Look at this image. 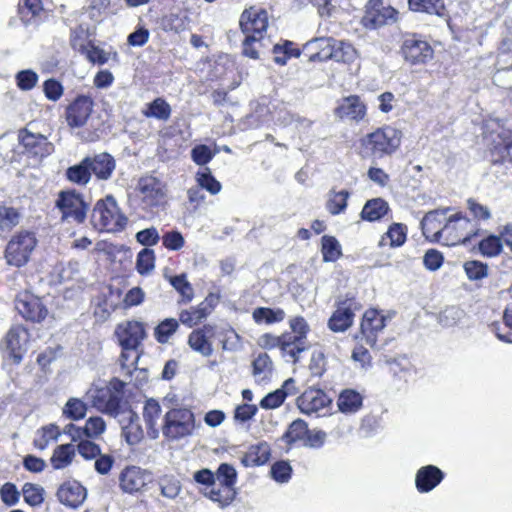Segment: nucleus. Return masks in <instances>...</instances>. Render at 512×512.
<instances>
[{
    "label": "nucleus",
    "mask_w": 512,
    "mask_h": 512,
    "mask_svg": "<svg viewBox=\"0 0 512 512\" xmlns=\"http://www.w3.org/2000/svg\"><path fill=\"white\" fill-rule=\"evenodd\" d=\"M402 133L392 126H384L366 134L361 146L367 156L382 159L393 155L400 147Z\"/></svg>",
    "instance_id": "f257e3e1"
},
{
    "label": "nucleus",
    "mask_w": 512,
    "mask_h": 512,
    "mask_svg": "<svg viewBox=\"0 0 512 512\" xmlns=\"http://www.w3.org/2000/svg\"><path fill=\"white\" fill-rule=\"evenodd\" d=\"M127 217L111 195L98 200L92 210L91 222L95 229L108 233H117L127 225Z\"/></svg>",
    "instance_id": "f03ea898"
},
{
    "label": "nucleus",
    "mask_w": 512,
    "mask_h": 512,
    "mask_svg": "<svg viewBox=\"0 0 512 512\" xmlns=\"http://www.w3.org/2000/svg\"><path fill=\"white\" fill-rule=\"evenodd\" d=\"M480 231L479 223L472 221L462 212H457L447 217L442 233V244L446 246L466 244L478 236Z\"/></svg>",
    "instance_id": "7ed1b4c3"
},
{
    "label": "nucleus",
    "mask_w": 512,
    "mask_h": 512,
    "mask_svg": "<svg viewBox=\"0 0 512 512\" xmlns=\"http://www.w3.org/2000/svg\"><path fill=\"white\" fill-rule=\"evenodd\" d=\"M163 420L162 434L169 441L188 437L195 429V416L188 408H171L165 413Z\"/></svg>",
    "instance_id": "20e7f679"
},
{
    "label": "nucleus",
    "mask_w": 512,
    "mask_h": 512,
    "mask_svg": "<svg viewBox=\"0 0 512 512\" xmlns=\"http://www.w3.org/2000/svg\"><path fill=\"white\" fill-rule=\"evenodd\" d=\"M124 383L120 380L113 382V391L110 387H95L91 388L86 393V400L92 407L99 412L107 415L117 417L123 411V398L119 389L123 387Z\"/></svg>",
    "instance_id": "39448f33"
},
{
    "label": "nucleus",
    "mask_w": 512,
    "mask_h": 512,
    "mask_svg": "<svg viewBox=\"0 0 512 512\" xmlns=\"http://www.w3.org/2000/svg\"><path fill=\"white\" fill-rule=\"evenodd\" d=\"M55 208L61 214V221L81 224L85 221L89 203L75 189L62 190L58 193Z\"/></svg>",
    "instance_id": "423d86ee"
},
{
    "label": "nucleus",
    "mask_w": 512,
    "mask_h": 512,
    "mask_svg": "<svg viewBox=\"0 0 512 512\" xmlns=\"http://www.w3.org/2000/svg\"><path fill=\"white\" fill-rule=\"evenodd\" d=\"M37 240L33 233L24 231L16 234L8 242L5 250V259L9 265L24 266L36 247Z\"/></svg>",
    "instance_id": "0eeeda50"
},
{
    "label": "nucleus",
    "mask_w": 512,
    "mask_h": 512,
    "mask_svg": "<svg viewBox=\"0 0 512 512\" xmlns=\"http://www.w3.org/2000/svg\"><path fill=\"white\" fill-rule=\"evenodd\" d=\"M401 53L411 65L425 64L434 56L430 44L415 34L406 35L401 45Z\"/></svg>",
    "instance_id": "6e6552de"
},
{
    "label": "nucleus",
    "mask_w": 512,
    "mask_h": 512,
    "mask_svg": "<svg viewBox=\"0 0 512 512\" xmlns=\"http://www.w3.org/2000/svg\"><path fill=\"white\" fill-rule=\"evenodd\" d=\"M390 318V316L382 314L377 309L370 308L366 310L360 323V336L356 335L355 338H360L367 345L374 347L378 335L384 330L386 321Z\"/></svg>",
    "instance_id": "1a4fd4ad"
},
{
    "label": "nucleus",
    "mask_w": 512,
    "mask_h": 512,
    "mask_svg": "<svg viewBox=\"0 0 512 512\" xmlns=\"http://www.w3.org/2000/svg\"><path fill=\"white\" fill-rule=\"evenodd\" d=\"M291 333H284L288 342L286 348L290 347L294 352V363L298 362L300 354L309 349L307 334L310 326L302 316H294L289 319Z\"/></svg>",
    "instance_id": "9d476101"
},
{
    "label": "nucleus",
    "mask_w": 512,
    "mask_h": 512,
    "mask_svg": "<svg viewBox=\"0 0 512 512\" xmlns=\"http://www.w3.org/2000/svg\"><path fill=\"white\" fill-rule=\"evenodd\" d=\"M141 202L147 209L153 210L165 203V185L154 176H144L138 182Z\"/></svg>",
    "instance_id": "9b49d317"
},
{
    "label": "nucleus",
    "mask_w": 512,
    "mask_h": 512,
    "mask_svg": "<svg viewBox=\"0 0 512 512\" xmlns=\"http://www.w3.org/2000/svg\"><path fill=\"white\" fill-rule=\"evenodd\" d=\"M397 11L391 6H384L382 0H369L362 22L365 27L376 29L396 21Z\"/></svg>",
    "instance_id": "f8f14e48"
},
{
    "label": "nucleus",
    "mask_w": 512,
    "mask_h": 512,
    "mask_svg": "<svg viewBox=\"0 0 512 512\" xmlns=\"http://www.w3.org/2000/svg\"><path fill=\"white\" fill-rule=\"evenodd\" d=\"M19 140L26 153L43 158L53 153L54 145L41 133L33 132L30 128L19 131Z\"/></svg>",
    "instance_id": "ddd939ff"
},
{
    "label": "nucleus",
    "mask_w": 512,
    "mask_h": 512,
    "mask_svg": "<svg viewBox=\"0 0 512 512\" xmlns=\"http://www.w3.org/2000/svg\"><path fill=\"white\" fill-rule=\"evenodd\" d=\"M5 350L15 363H20L29 346V333L23 326H13L4 339Z\"/></svg>",
    "instance_id": "4468645a"
},
{
    "label": "nucleus",
    "mask_w": 512,
    "mask_h": 512,
    "mask_svg": "<svg viewBox=\"0 0 512 512\" xmlns=\"http://www.w3.org/2000/svg\"><path fill=\"white\" fill-rule=\"evenodd\" d=\"M358 304L352 299L338 302L336 310L328 320V327L331 331L340 333L348 330L353 322Z\"/></svg>",
    "instance_id": "2eb2a0df"
},
{
    "label": "nucleus",
    "mask_w": 512,
    "mask_h": 512,
    "mask_svg": "<svg viewBox=\"0 0 512 512\" xmlns=\"http://www.w3.org/2000/svg\"><path fill=\"white\" fill-rule=\"evenodd\" d=\"M451 208L436 209L429 211L421 221V229L423 235L430 241L442 244V233L444 232V224L447 221V213Z\"/></svg>",
    "instance_id": "dca6fc26"
},
{
    "label": "nucleus",
    "mask_w": 512,
    "mask_h": 512,
    "mask_svg": "<svg viewBox=\"0 0 512 512\" xmlns=\"http://www.w3.org/2000/svg\"><path fill=\"white\" fill-rule=\"evenodd\" d=\"M115 335L121 347L139 348L146 337V331L143 323L129 320L118 324Z\"/></svg>",
    "instance_id": "f3484780"
},
{
    "label": "nucleus",
    "mask_w": 512,
    "mask_h": 512,
    "mask_svg": "<svg viewBox=\"0 0 512 512\" xmlns=\"http://www.w3.org/2000/svg\"><path fill=\"white\" fill-rule=\"evenodd\" d=\"M16 310L27 320L40 322L48 311L41 300L29 293L20 294L15 300Z\"/></svg>",
    "instance_id": "a211bd4d"
},
{
    "label": "nucleus",
    "mask_w": 512,
    "mask_h": 512,
    "mask_svg": "<svg viewBox=\"0 0 512 512\" xmlns=\"http://www.w3.org/2000/svg\"><path fill=\"white\" fill-rule=\"evenodd\" d=\"M332 403L331 398L322 390L309 388L297 398V406L304 414L318 413Z\"/></svg>",
    "instance_id": "6ab92c4d"
},
{
    "label": "nucleus",
    "mask_w": 512,
    "mask_h": 512,
    "mask_svg": "<svg viewBox=\"0 0 512 512\" xmlns=\"http://www.w3.org/2000/svg\"><path fill=\"white\" fill-rule=\"evenodd\" d=\"M240 27L245 35H256L259 40L263 41L264 33L268 27L267 12L264 10H245L240 17Z\"/></svg>",
    "instance_id": "aec40b11"
},
{
    "label": "nucleus",
    "mask_w": 512,
    "mask_h": 512,
    "mask_svg": "<svg viewBox=\"0 0 512 512\" xmlns=\"http://www.w3.org/2000/svg\"><path fill=\"white\" fill-rule=\"evenodd\" d=\"M93 110V101L88 96L77 97L66 109V120L70 127L77 128L86 124Z\"/></svg>",
    "instance_id": "412c9836"
},
{
    "label": "nucleus",
    "mask_w": 512,
    "mask_h": 512,
    "mask_svg": "<svg viewBox=\"0 0 512 512\" xmlns=\"http://www.w3.org/2000/svg\"><path fill=\"white\" fill-rule=\"evenodd\" d=\"M444 477V472L437 466H422L415 474V487L419 493H429L443 481Z\"/></svg>",
    "instance_id": "4be33fe9"
},
{
    "label": "nucleus",
    "mask_w": 512,
    "mask_h": 512,
    "mask_svg": "<svg viewBox=\"0 0 512 512\" xmlns=\"http://www.w3.org/2000/svg\"><path fill=\"white\" fill-rule=\"evenodd\" d=\"M86 496V489L77 481H67L57 491L58 500L70 508L79 507L86 499Z\"/></svg>",
    "instance_id": "5701e85b"
},
{
    "label": "nucleus",
    "mask_w": 512,
    "mask_h": 512,
    "mask_svg": "<svg viewBox=\"0 0 512 512\" xmlns=\"http://www.w3.org/2000/svg\"><path fill=\"white\" fill-rule=\"evenodd\" d=\"M91 174L98 180L106 181L111 178L116 162L113 156L106 152L96 154L94 156H87Z\"/></svg>",
    "instance_id": "b1692460"
},
{
    "label": "nucleus",
    "mask_w": 512,
    "mask_h": 512,
    "mask_svg": "<svg viewBox=\"0 0 512 512\" xmlns=\"http://www.w3.org/2000/svg\"><path fill=\"white\" fill-rule=\"evenodd\" d=\"M120 420L122 425V435L130 445L138 444L144 437V432L139 424V417L130 409H123Z\"/></svg>",
    "instance_id": "393cba45"
},
{
    "label": "nucleus",
    "mask_w": 512,
    "mask_h": 512,
    "mask_svg": "<svg viewBox=\"0 0 512 512\" xmlns=\"http://www.w3.org/2000/svg\"><path fill=\"white\" fill-rule=\"evenodd\" d=\"M213 328L205 325L203 328L193 330L188 336L189 347L204 357H209L213 353L212 342L208 333L212 334Z\"/></svg>",
    "instance_id": "a878e982"
},
{
    "label": "nucleus",
    "mask_w": 512,
    "mask_h": 512,
    "mask_svg": "<svg viewBox=\"0 0 512 512\" xmlns=\"http://www.w3.org/2000/svg\"><path fill=\"white\" fill-rule=\"evenodd\" d=\"M162 416V409L158 401L151 398L145 402L143 408V418L151 439L159 437L158 422Z\"/></svg>",
    "instance_id": "bb28decb"
},
{
    "label": "nucleus",
    "mask_w": 512,
    "mask_h": 512,
    "mask_svg": "<svg viewBox=\"0 0 512 512\" xmlns=\"http://www.w3.org/2000/svg\"><path fill=\"white\" fill-rule=\"evenodd\" d=\"M212 310L213 306L206 299L196 307H191L190 309L181 311L179 314V320L182 324L188 327H193L205 320L211 314Z\"/></svg>",
    "instance_id": "cd10ccee"
},
{
    "label": "nucleus",
    "mask_w": 512,
    "mask_h": 512,
    "mask_svg": "<svg viewBox=\"0 0 512 512\" xmlns=\"http://www.w3.org/2000/svg\"><path fill=\"white\" fill-rule=\"evenodd\" d=\"M145 483V476L138 467H128L120 475V486L127 493L140 491Z\"/></svg>",
    "instance_id": "c85d7f7f"
},
{
    "label": "nucleus",
    "mask_w": 512,
    "mask_h": 512,
    "mask_svg": "<svg viewBox=\"0 0 512 512\" xmlns=\"http://www.w3.org/2000/svg\"><path fill=\"white\" fill-rule=\"evenodd\" d=\"M337 111L341 118L361 120L365 116L366 108L358 96H350L343 100Z\"/></svg>",
    "instance_id": "c756f323"
},
{
    "label": "nucleus",
    "mask_w": 512,
    "mask_h": 512,
    "mask_svg": "<svg viewBox=\"0 0 512 512\" xmlns=\"http://www.w3.org/2000/svg\"><path fill=\"white\" fill-rule=\"evenodd\" d=\"M362 403V395L353 389L343 390L337 400L339 410L345 414L356 413L362 407Z\"/></svg>",
    "instance_id": "7c9ffc66"
},
{
    "label": "nucleus",
    "mask_w": 512,
    "mask_h": 512,
    "mask_svg": "<svg viewBox=\"0 0 512 512\" xmlns=\"http://www.w3.org/2000/svg\"><path fill=\"white\" fill-rule=\"evenodd\" d=\"M76 455V448L73 444H62L57 446L50 458L52 467L56 470L68 467Z\"/></svg>",
    "instance_id": "2f4dec72"
},
{
    "label": "nucleus",
    "mask_w": 512,
    "mask_h": 512,
    "mask_svg": "<svg viewBox=\"0 0 512 512\" xmlns=\"http://www.w3.org/2000/svg\"><path fill=\"white\" fill-rule=\"evenodd\" d=\"M273 364L266 353L259 354L252 362V374L258 384L267 382L272 376Z\"/></svg>",
    "instance_id": "473e14b6"
},
{
    "label": "nucleus",
    "mask_w": 512,
    "mask_h": 512,
    "mask_svg": "<svg viewBox=\"0 0 512 512\" xmlns=\"http://www.w3.org/2000/svg\"><path fill=\"white\" fill-rule=\"evenodd\" d=\"M65 175L70 182L77 184L79 186H86L90 182L92 177L87 157H85L78 164L70 166L66 170Z\"/></svg>",
    "instance_id": "72a5a7b5"
},
{
    "label": "nucleus",
    "mask_w": 512,
    "mask_h": 512,
    "mask_svg": "<svg viewBox=\"0 0 512 512\" xmlns=\"http://www.w3.org/2000/svg\"><path fill=\"white\" fill-rule=\"evenodd\" d=\"M388 210L389 206L386 201L381 198H374L365 203L360 216L363 220L372 222L381 219L387 214Z\"/></svg>",
    "instance_id": "f704fd0d"
},
{
    "label": "nucleus",
    "mask_w": 512,
    "mask_h": 512,
    "mask_svg": "<svg viewBox=\"0 0 512 512\" xmlns=\"http://www.w3.org/2000/svg\"><path fill=\"white\" fill-rule=\"evenodd\" d=\"M287 339L285 334L281 336H275L272 334H264L259 338V345L265 349L280 348L283 357L288 358L289 361L294 363V352L290 347L286 349Z\"/></svg>",
    "instance_id": "c9c22d12"
},
{
    "label": "nucleus",
    "mask_w": 512,
    "mask_h": 512,
    "mask_svg": "<svg viewBox=\"0 0 512 512\" xmlns=\"http://www.w3.org/2000/svg\"><path fill=\"white\" fill-rule=\"evenodd\" d=\"M270 457V447L267 443H259L249 448L242 462L246 466H259L265 464Z\"/></svg>",
    "instance_id": "e433bc0d"
},
{
    "label": "nucleus",
    "mask_w": 512,
    "mask_h": 512,
    "mask_svg": "<svg viewBox=\"0 0 512 512\" xmlns=\"http://www.w3.org/2000/svg\"><path fill=\"white\" fill-rule=\"evenodd\" d=\"M203 494L218 503L220 507L229 505L235 497L234 489L222 485L218 487L217 483L211 487H205Z\"/></svg>",
    "instance_id": "4c0bfd02"
},
{
    "label": "nucleus",
    "mask_w": 512,
    "mask_h": 512,
    "mask_svg": "<svg viewBox=\"0 0 512 512\" xmlns=\"http://www.w3.org/2000/svg\"><path fill=\"white\" fill-rule=\"evenodd\" d=\"M406 227L400 223L392 224L388 231L381 237L379 246L399 247L406 241Z\"/></svg>",
    "instance_id": "58836bf2"
},
{
    "label": "nucleus",
    "mask_w": 512,
    "mask_h": 512,
    "mask_svg": "<svg viewBox=\"0 0 512 512\" xmlns=\"http://www.w3.org/2000/svg\"><path fill=\"white\" fill-rule=\"evenodd\" d=\"M285 316V311L281 308L272 309L268 307H258L252 313L253 320L257 324H273L282 322L285 319Z\"/></svg>",
    "instance_id": "ea45409f"
},
{
    "label": "nucleus",
    "mask_w": 512,
    "mask_h": 512,
    "mask_svg": "<svg viewBox=\"0 0 512 512\" xmlns=\"http://www.w3.org/2000/svg\"><path fill=\"white\" fill-rule=\"evenodd\" d=\"M60 435L59 427L54 424H49L37 430L33 444L37 449L44 450L48 447L50 442L56 441Z\"/></svg>",
    "instance_id": "a19ab883"
},
{
    "label": "nucleus",
    "mask_w": 512,
    "mask_h": 512,
    "mask_svg": "<svg viewBox=\"0 0 512 512\" xmlns=\"http://www.w3.org/2000/svg\"><path fill=\"white\" fill-rule=\"evenodd\" d=\"M489 327L499 340L512 343V308H506L502 324L493 322Z\"/></svg>",
    "instance_id": "79ce46f5"
},
{
    "label": "nucleus",
    "mask_w": 512,
    "mask_h": 512,
    "mask_svg": "<svg viewBox=\"0 0 512 512\" xmlns=\"http://www.w3.org/2000/svg\"><path fill=\"white\" fill-rule=\"evenodd\" d=\"M143 114L148 118L167 121L171 116V107L163 98L159 97L147 105Z\"/></svg>",
    "instance_id": "37998d69"
},
{
    "label": "nucleus",
    "mask_w": 512,
    "mask_h": 512,
    "mask_svg": "<svg viewBox=\"0 0 512 512\" xmlns=\"http://www.w3.org/2000/svg\"><path fill=\"white\" fill-rule=\"evenodd\" d=\"M408 3L410 9L415 12L444 15L445 7L442 0H408Z\"/></svg>",
    "instance_id": "c03bdc74"
},
{
    "label": "nucleus",
    "mask_w": 512,
    "mask_h": 512,
    "mask_svg": "<svg viewBox=\"0 0 512 512\" xmlns=\"http://www.w3.org/2000/svg\"><path fill=\"white\" fill-rule=\"evenodd\" d=\"M173 288L181 295V302L188 303L193 299L194 290L188 282L185 274L177 276H165Z\"/></svg>",
    "instance_id": "a18cd8bd"
},
{
    "label": "nucleus",
    "mask_w": 512,
    "mask_h": 512,
    "mask_svg": "<svg viewBox=\"0 0 512 512\" xmlns=\"http://www.w3.org/2000/svg\"><path fill=\"white\" fill-rule=\"evenodd\" d=\"M43 12L41 0H21L19 3V13L25 22H31L34 18L40 16Z\"/></svg>",
    "instance_id": "49530a36"
},
{
    "label": "nucleus",
    "mask_w": 512,
    "mask_h": 512,
    "mask_svg": "<svg viewBox=\"0 0 512 512\" xmlns=\"http://www.w3.org/2000/svg\"><path fill=\"white\" fill-rule=\"evenodd\" d=\"M465 312L457 306H449L443 309L438 315V323L443 327H453L458 324Z\"/></svg>",
    "instance_id": "de8ad7c7"
},
{
    "label": "nucleus",
    "mask_w": 512,
    "mask_h": 512,
    "mask_svg": "<svg viewBox=\"0 0 512 512\" xmlns=\"http://www.w3.org/2000/svg\"><path fill=\"white\" fill-rule=\"evenodd\" d=\"M322 255L326 262H334L341 256V246L335 237H322Z\"/></svg>",
    "instance_id": "09e8293b"
},
{
    "label": "nucleus",
    "mask_w": 512,
    "mask_h": 512,
    "mask_svg": "<svg viewBox=\"0 0 512 512\" xmlns=\"http://www.w3.org/2000/svg\"><path fill=\"white\" fill-rule=\"evenodd\" d=\"M139 360L138 348L122 347V353L119 358L121 370L127 376H131L132 370L136 368Z\"/></svg>",
    "instance_id": "8fccbe9b"
},
{
    "label": "nucleus",
    "mask_w": 512,
    "mask_h": 512,
    "mask_svg": "<svg viewBox=\"0 0 512 512\" xmlns=\"http://www.w3.org/2000/svg\"><path fill=\"white\" fill-rule=\"evenodd\" d=\"M478 247L482 255L495 257L501 253L503 244L501 237L489 235L479 242Z\"/></svg>",
    "instance_id": "3c124183"
},
{
    "label": "nucleus",
    "mask_w": 512,
    "mask_h": 512,
    "mask_svg": "<svg viewBox=\"0 0 512 512\" xmlns=\"http://www.w3.org/2000/svg\"><path fill=\"white\" fill-rule=\"evenodd\" d=\"M86 412V403L78 398H70L63 408V414L71 420H80L84 418Z\"/></svg>",
    "instance_id": "603ef678"
},
{
    "label": "nucleus",
    "mask_w": 512,
    "mask_h": 512,
    "mask_svg": "<svg viewBox=\"0 0 512 512\" xmlns=\"http://www.w3.org/2000/svg\"><path fill=\"white\" fill-rule=\"evenodd\" d=\"M292 42L286 41L283 45L276 44L273 48L275 63L283 66L291 57H299L300 51L292 47Z\"/></svg>",
    "instance_id": "864d4df0"
},
{
    "label": "nucleus",
    "mask_w": 512,
    "mask_h": 512,
    "mask_svg": "<svg viewBox=\"0 0 512 512\" xmlns=\"http://www.w3.org/2000/svg\"><path fill=\"white\" fill-rule=\"evenodd\" d=\"M197 183L202 189H206L211 194L215 195L221 191V183L215 179L211 174L209 168H204L203 171L198 172L196 175Z\"/></svg>",
    "instance_id": "5fc2aeb1"
},
{
    "label": "nucleus",
    "mask_w": 512,
    "mask_h": 512,
    "mask_svg": "<svg viewBox=\"0 0 512 512\" xmlns=\"http://www.w3.org/2000/svg\"><path fill=\"white\" fill-rule=\"evenodd\" d=\"M178 327L179 324L176 319L167 318L158 324V326L155 328L154 335L158 342L166 343L169 338L176 332Z\"/></svg>",
    "instance_id": "6e6d98bb"
},
{
    "label": "nucleus",
    "mask_w": 512,
    "mask_h": 512,
    "mask_svg": "<svg viewBox=\"0 0 512 512\" xmlns=\"http://www.w3.org/2000/svg\"><path fill=\"white\" fill-rule=\"evenodd\" d=\"M22 494L25 502L30 506H38L44 501V489L37 484L25 483Z\"/></svg>",
    "instance_id": "4d7b16f0"
},
{
    "label": "nucleus",
    "mask_w": 512,
    "mask_h": 512,
    "mask_svg": "<svg viewBox=\"0 0 512 512\" xmlns=\"http://www.w3.org/2000/svg\"><path fill=\"white\" fill-rule=\"evenodd\" d=\"M158 484L162 496L168 499H175L180 493L181 484L175 477L164 476L159 479Z\"/></svg>",
    "instance_id": "13d9d810"
},
{
    "label": "nucleus",
    "mask_w": 512,
    "mask_h": 512,
    "mask_svg": "<svg viewBox=\"0 0 512 512\" xmlns=\"http://www.w3.org/2000/svg\"><path fill=\"white\" fill-rule=\"evenodd\" d=\"M348 197H349V192L346 190H342L340 192L333 193L327 201V204H326L327 210L333 215L340 214L347 207Z\"/></svg>",
    "instance_id": "bf43d9fd"
},
{
    "label": "nucleus",
    "mask_w": 512,
    "mask_h": 512,
    "mask_svg": "<svg viewBox=\"0 0 512 512\" xmlns=\"http://www.w3.org/2000/svg\"><path fill=\"white\" fill-rule=\"evenodd\" d=\"M155 255L153 250L145 248L137 255L136 268L141 275L150 273L154 269Z\"/></svg>",
    "instance_id": "052dcab7"
},
{
    "label": "nucleus",
    "mask_w": 512,
    "mask_h": 512,
    "mask_svg": "<svg viewBox=\"0 0 512 512\" xmlns=\"http://www.w3.org/2000/svg\"><path fill=\"white\" fill-rule=\"evenodd\" d=\"M89 4L83 9L82 16H87L92 21H100L107 9L109 0H88Z\"/></svg>",
    "instance_id": "680f3d73"
},
{
    "label": "nucleus",
    "mask_w": 512,
    "mask_h": 512,
    "mask_svg": "<svg viewBox=\"0 0 512 512\" xmlns=\"http://www.w3.org/2000/svg\"><path fill=\"white\" fill-rule=\"evenodd\" d=\"M464 270L467 277L472 281L481 280L488 275L487 265L477 260L465 262Z\"/></svg>",
    "instance_id": "e2e57ef3"
},
{
    "label": "nucleus",
    "mask_w": 512,
    "mask_h": 512,
    "mask_svg": "<svg viewBox=\"0 0 512 512\" xmlns=\"http://www.w3.org/2000/svg\"><path fill=\"white\" fill-rule=\"evenodd\" d=\"M215 477L218 485L233 489L236 482V470L231 465L224 463L219 466Z\"/></svg>",
    "instance_id": "0e129e2a"
},
{
    "label": "nucleus",
    "mask_w": 512,
    "mask_h": 512,
    "mask_svg": "<svg viewBox=\"0 0 512 512\" xmlns=\"http://www.w3.org/2000/svg\"><path fill=\"white\" fill-rule=\"evenodd\" d=\"M307 434L308 427L306 422L302 419H297L290 424L284 438L288 443H291L303 439Z\"/></svg>",
    "instance_id": "69168bd1"
},
{
    "label": "nucleus",
    "mask_w": 512,
    "mask_h": 512,
    "mask_svg": "<svg viewBox=\"0 0 512 512\" xmlns=\"http://www.w3.org/2000/svg\"><path fill=\"white\" fill-rule=\"evenodd\" d=\"M19 223V213L13 207L0 206V230H10Z\"/></svg>",
    "instance_id": "338daca9"
},
{
    "label": "nucleus",
    "mask_w": 512,
    "mask_h": 512,
    "mask_svg": "<svg viewBox=\"0 0 512 512\" xmlns=\"http://www.w3.org/2000/svg\"><path fill=\"white\" fill-rule=\"evenodd\" d=\"M354 53L355 50L351 45L339 42L332 46L330 53L325 57L335 59L336 61L346 62L353 59Z\"/></svg>",
    "instance_id": "774afa93"
}]
</instances>
